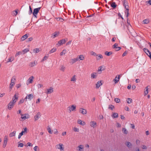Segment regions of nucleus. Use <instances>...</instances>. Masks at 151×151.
<instances>
[{"label":"nucleus","mask_w":151,"mask_h":151,"mask_svg":"<svg viewBox=\"0 0 151 151\" xmlns=\"http://www.w3.org/2000/svg\"><path fill=\"white\" fill-rule=\"evenodd\" d=\"M18 97L15 95L12 99V100L7 105V109L9 110H11L13 107L15 103L18 100Z\"/></svg>","instance_id":"1"},{"label":"nucleus","mask_w":151,"mask_h":151,"mask_svg":"<svg viewBox=\"0 0 151 151\" xmlns=\"http://www.w3.org/2000/svg\"><path fill=\"white\" fill-rule=\"evenodd\" d=\"M128 4L127 3L125 2V1H124V6L125 8L126 9V10L125 11V12L127 17H128V16L129 15V6Z\"/></svg>","instance_id":"2"},{"label":"nucleus","mask_w":151,"mask_h":151,"mask_svg":"<svg viewBox=\"0 0 151 151\" xmlns=\"http://www.w3.org/2000/svg\"><path fill=\"white\" fill-rule=\"evenodd\" d=\"M76 104H72L68 107V109L70 112L75 111L76 110Z\"/></svg>","instance_id":"3"},{"label":"nucleus","mask_w":151,"mask_h":151,"mask_svg":"<svg viewBox=\"0 0 151 151\" xmlns=\"http://www.w3.org/2000/svg\"><path fill=\"white\" fill-rule=\"evenodd\" d=\"M8 141V137L7 135H5L4 138L3 142V147L5 148L6 146L7 142Z\"/></svg>","instance_id":"4"},{"label":"nucleus","mask_w":151,"mask_h":151,"mask_svg":"<svg viewBox=\"0 0 151 151\" xmlns=\"http://www.w3.org/2000/svg\"><path fill=\"white\" fill-rule=\"evenodd\" d=\"M56 147L57 149H59L60 151H63L64 150V145L62 144L59 143L57 145Z\"/></svg>","instance_id":"5"},{"label":"nucleus","mask_w":151,"mask_h":151,"mask_svg":"<svg viewBox=\"0 0 151 151\" xmlns=\"http://www.w3.org/2000/svg\"><path fill=\"white\" fill-rule=\"evenodd\" d=\"M15 78L14 77H13L11 79V83L10 84L9 88L10 90H11L13 88L15 84Z\"/></svg>","instance_id":"6"},{"label":"nucleus","mask_w":151,"mask_h":151,"mask_svg":"<svg viewBox=\"0 0 151 151\" xmlns=\"http://www.w3.org/2000/svg\"><path fill=\"white\" fill-rule=\"evenodd\" d=\"M89 125L91 127L95 128L97 126V124L95 121H91L89 123Z\"/></svg>","instance_id":"7"},{"label":"nucleus","mask_w":151,"mask_h":151,"mask_svg":"<svg viewBox=\"0 0 151 151\" xmlns=\"http://www.w3.org/2000/svg\"><path fill=\"white\" fill-rule=\"evenodd\" d=\"M40 7L37 8L36 9H34L33 12V14L34 16L36 18H37V14L39 12V11L40 9Z\"/></svg>","instance_id":"8"},{"label":"nucleus","mask_w":151,"mask_h":151,"mask_svg":"<svg viewBox=\"0 0 151 151\" xmlns=\"http://www.w3.org/2000/svg\"><path fill=\"white\" fill-rule=\"evenodd\" d=\"M21 121H23L24 120L27 119L29 118V115L28 114H21Z\"/></svg>","instance_id":"9"},{"label":"nucleus","mask_w":151,"mask_h":151,"mask_svg":"<svg viewBox=\"0 0 151 151\" xmlns=\"http://www.w3.org/2000/svg\"><path fill=\"white\" fill-rule=\"evenodd\" d=\"M84 146L82 145H80L76 147V150L78 151H83Z\"/></svg>","instance_id":"10"},{"label":"nucleus","mask_w":151,"mask_h":151,"mask_svg":"<svg viewBox=\"0 0 151 151\" xmlns=\"http://www.w3.org/2000/svg\"><path fill=\"white\" fill-rule=\"evenodd\" d=\"M46 91L45 93L46 94H50L53 92L54 88L52 87H50L49 88L46 89Z\"/></svg>","instance_id":"11"},{"label":"nucleus","mask_w":151,"mask_h":151,"mask_svg":"<svg viewBox=\"0 0 151 151\" xmlns=\"http://www.w3.org/2000/svg\"><path fill=\"white\" fill-rule=\"evenodd\" d=\"M27 129L26 128L24 129V130H23L22 132L19 133L18 135V138L20 139L22 135L25 134L27 133Z\"/></svg>","instance_id":"12"},{"label":"nucleus","mask_w":151,"mask_h":151,"mask_svg":"<svg viewBox=\"0 0 151 151\" xmlns=\"http://www.w3.org/2000/svg\"><path fill=\"white\" fill-rule=\"evenodd\" d=\"M98 76V74L96 72H93L91 74V79H96Z\"/></svg>","instance_id":"13"},{"label":"nucleus","mask_w":151,"mask_h":151,"mask_svg":"<svg viewBox=\"0 0 151 151\" xmlns=\"http://www.w3.org/2000/svg\"><path fill=\"white\" fill-rule=\"evenodd\" d=\"M34 97V95L32 94L27 95L25 97L24 99H26L27 101V99H28L29 100H31Z\"/></svg>","instance_id":"14"},{"label":"nucleus","mask_w":151,"mask_h":151,"mask_svg":"<svg viewBox=\"0 0 151 151\" xmlns=\"http://www.w3.org/2000/svg\"><path fill=\"white\" fill-rule=\"evenodd\" d=\"M41 116L40 113L39 112L37 113L34 117V121H36L38 120Z\"/></svg>","instance_id":"15"},{"label":"nucleus","mask_w":151,"mask_h":151,"mask_svg":"<svg viewBox=\"0 0 151 151\" xmlns=\"http://www.w3.org/2000/svg\"><path fill=\"white\" fill-rule=\"evenodd\" d=\"M79 112L80 113L82 114L83 115L86 114L87 113L86 110V109L82 108H80L79 109Z\"/></svg>","instance_id":"16"},{"label":"nucleus","mask_w":151,"mask_h":151,"mask_svg":"<svg viewBox=\"0 0 151 151\" xmlns=\"http://www.w3.org/2000/svg\"><path fill=\"white\" fill-rule=\"evenodd\" d=\"M65 42V39H62L61 40L59 41L56 45L58 46H59Z\"/></svg>","instance_id":"17"},{"label":"nucleus","mask_w":151,"mask_h":151,"mask_svg":"<svg viewBox=\"0 0 151 151\" xmlns=\"http://www.w3.org/2000/svg\"><path fill=\"white\" fill-rule=\"evenodd\" d=\"M78 59V61L83 60L85 58V55H78L76 58Z\"/></svg>","instance_id":"18"},{"label":"nucleus","mask_w":151,"mask_h":151,"mask_svg":"<svg viewBox=\"0 0 151 151\" xmlns=\"http://www.w3.org/2000/svg\"><path fill=\"white\" fill-rule=\"evenodd\" d=\"M77 123L78 124L82 126L86 124V123L84 121H82L80 119L77 120Z\"/></svg>","instance_id":"19"},{"label":"nucleus","mask_w":151,"mask_h":151,"mask_svg":"<svg viewBox=\"0 0 151 151\" xmlns=\"http://www.w3.org/2000/svg\"><path fill=\"white\" fill-rule=\"evenodd\" d=\"M118 44L117 43L115 44L113 46V49H115L116 51H118L121 49V47H118Z\"/></svg>","instance_id":"20"},{"label":"nucleus","mask_w":151,"mask_h":151,"mask_svg":"<svg viewBox=\"0 0 151 151\" xmlns=\"http://www.w3.org/2000/svg\"><path fill=\"white\" fill-rule=\"evenodd\" d=\"M59 32H55L53 33L51 36V37L52 38L54 39L55 37H58L59 35Z\"/></svg>","instance_id":"21"},{"label":"nucleus","mask_w":151,"mask_h":151,"mask_svg":"<svg viewBox=\"0 0 151 151\" xmlns=\"http://www.w3.org/2000/svg\"><path fill=\"white\" fill-rule=\"evenodd\" d=\"M120 76L119 75H117L115 78V79H114L113 81L115 83H117L120 79Z\"/></svg>","instance_id":"22"},{"label":"nucleus","mask_w":151,"mask_h":151,"mask_svg":"<svg viewBox=\"0 0 151 151\" xmlns=\"http://www.w3.org/2000/svg\"><path fill=\"white\" fill-rule=\"evenodd\" d=\"M76 80V76L75 75L73 76L71 78L70 81L73 83H75Z\"/></svg>","instance_id":"23"},{"label":"nucleus","mask_w":151,"mask_h":151,"mask_svg":"<svg viewBox=\"0 0 151 151\" xmlns=\"http://www.w3.org/2000/svg\"><path fill=\"white\" fill-rule=\"evenodd\" d=\"M34 79V77L33 76H32L29 77L27 81V84H28L30 83H32L33 82Z\"/></svg>","instance_id":"24"},{"label":"nucleus","mask_w":151,"mask_h":151,"mask_svg":"<svg viewBox=\"0 0 151 151\" xmlns=\"http://www.w3.org/2000/svg\"><path fill=\"white\" fill-rule=\"evenodd\" d=\"M78 61V59L77 58L71 59L70 60V63L72 64H73Z\"/></svg>","instance_id":"25"},{"label":"nucleus","mask_w":151,"mask_h":151,"mask_svg":"<svg viewBox=\"0 0 151 151\" xmlns=\"http://www.w3.org/2000/svg\"><path fill=\"white\" fill-rule=\"evenodd\" d=\"M144 51L150 57V58L151 59V55L149 51L146 48H144L143 49Z\"/></svg>","instance_id":"26"},{"label":"nucleus","mask_w":151,"mask_h":151,"mask_svg":"<svg viewBox=\"0 0 151 151\" xmlns=\"http://www.w3.org/2000/svg\"><path fill=\"white\" fill-rule=\"evenodd\" d=\"M102 85V83H101V81H98L96 84V88H99Z\"/></svg>","instance_id":"27"},{"label":"nucleus","mask_w":151,"mask_h":151,"mask_svg":"<svg viewBox=\"0 0 151 151\" xmlns=\"http://www.w3.org/2000/svg\"><path fill=\"white\" fill-rule=\"evenodd\" d=\"M37 64V62L36 61H34L33 62L30 63L29 64V66L31 67H33L36 65Z\"/></svg>","instance_id":"28"},{"label":"nucleus","mask_w":151,"mask_h":151,"mask_svg":"<svg viewBox=\"0 0 151 151\" xmlns=\"http://www.w3.org/2000/svg\"><path fill=\"white\" fill-rule=\"evenodd\" d=\"M96 56H97L96 58L97 60H99L103 58V56L101 54L97 55Z\"/></svg>","instance_id":"29"},{"label":"nucleus","mask_w":151,"mask_h":151,"mask_svg":"<svg viewBox=\"0 0 151 151\" xmlns=\"http://www.w3.org/2000/svg\"><path fill=\"white\" fill-rule=\"evenodd\" d=\"M41 49L40 48H36L33 50V52L36 53L41 51Z\"/></svg>","instance_id":"30"},{"label":"nucleus","mask_w":151,"mask_h":151,"mask_svg":"<svg viewBox=\"0 0 151 151\" xmlns=\"http://www.w3.org/2000/svg\"><path fill=\"white\" fill-rule=\"evenodd\" d=\"M118 116V114L116 113L113 112L111 115V116L113 118H117Z\"/></svg>","instance_id":"31"},{"label":"nucleus","mask_w":151,"mask_h":151,"mask_svg":"<svg viewBox=\"0 0 151 151\" xmlns=\"http://www.w3.org/2000/svg\"><path fill=\"white\" fill-rule=\"evenodd\" d=\"M105 69V68L103 66H101L98 68V71H102L104 70Z\"/></svg>","instance_id":"32"},{"label":"nucleus","mask_w":151,"mask_h":151,"mask_svg":"<svg viewBox=\"0 0 151 151\" xmlns=\"http://www.w3.org/2000/svg\"><path fill=\"white\" fill-rule=\"evenodd\" d=\"M67 51L65 49H64L60 53V56H63L65 55Z\"/></svg>","instance_id":"33"},{"label":"nucleus","mask_w":151,"mask_h":151,"mask_svg":"<svg viewBox=\"0 0 151 151\" xmlns=\"http://www.w3.org/2000/svg\"><path fill=\"white\" fill-rule=\"evenodd\" d=\"M122 132L124 134H127L128 133V131L125 128H122Z\"/></svg>","instance_id":"34"},{"label":"nucleus","mask_w":151,"mask_h":151,"mask_svg":"<svg viewBox=\"0 0 151 151\" xmlns=\"http://www.w3.org/2000/svg\"><path fill=\"white\" fill-rule=\"evenodd\" d=\"M28 37V35L27 34H25L21 38V40H24L26 39Z\"/></svg>","instance_id":"35"},{"label":"nucleus","mask_w":151,"mask_h":151,"mask_svg":"<svg viewBox=\"0 0 151 151\" xmlns=\"http://www.w3.org/2000/svg\"><path fill=\"white\" fill-rule=\"evenodd\" d=\"M149 89V86H147L145 88V92H144V95H147L148 93V89Z\"/></svg>","instance_id":"36"},{"label":"nucleus","mask_w":151,"mask_h":151,"mask_svg":"<svg viewBox=\"0 0 151 151\" xmlns=\"http://www.w3.org/2000/svg\"><path fill=\"white\" fill-rule=\"evenodd\" d=\"M125 144H126V145L129 148H131L132 147V144L130 142H127Z\"/></svg>","instance_id":"37"},{"label":"nucleus","mask_w":151,"mask_h":151,"mask_svg":"<svg viewBox=\"0 0 151 151\" xmlns=\"http://www.w3.org/2000/svg\"><path fill=\"white\" fill-rule=\"evenodd\" d=\"M16 133V132L15 131H14L13 132L9 134V137H11L14 136L15 135Z\"/></svg>","instance_id":"38"},{"label":"nucleus","mask_w":151,"mask_h":151,"mask_svg":"<svg viewBox=\"0 0 151 151\" xmlns=\"http://www.w3.org/2000/svg\"><path fill=\"white\" fill-rule=\"evenodd\" d=\"M91 16H89L87 17L85 19L86 20L88 21L89 22H91L93 20V19H91L90 18Z\"/></svg>","instance_id":"39"},{"label":"nucleus","mask_w":151,"mask_h":151,"mask_svg":"<svg viewBox=\"0 0 151 151\" xmlns=\"http://www.w3.org/2000/svg\"><path fill=\"white\" fill-rule=\"evenodd\" d=\"M73 130L75 132H79V129L76 127H74L73 128Z\"/></svg>","instance_id":"40"},{"label":"nucleus","mask_w":151,"mask_h":151,"mask_svg":"<svg viewBox=\"0 0 151 151\" xmlns=\"http://www.w3.org/2000/svg\"><path fill=\"white\" fill-rule=\"evenodd\" d=\"M47 129V131L50 134H52V131L51 130L50 128L48 126Z\"/></svg>","instance_id":"41"},{"label":"nucleus","mask_w":151,"mask_h":151,"mask_svg":"<svg viewBox=\"0 0 151 151\" xmlns=\"http://www.w3.org/2000/svg\"><path fill=\"white\" fill-rule=\"evenodd\" d=\"M14 60V58L12 57H10L9 59H7V61L8 62H11Z\"/></svg>","instance_id":"42"},{"label":"nucleus","mask_w":151,"mask_h":151,"mask_svg":"<svg viewBox=\"0 0 151 151\" xmlns=\"http://www.w3.org/2000/svg\"><path fill=\"white\" fill-rule=\"evenodd\" d=\"M149 20L148 19H145L143 21V23L144 24H148L149 23Z\"/></svg>","instance_id":"43"},{"label":"nucleus","mask_w":151,"mask_h":151,"mask_svg":"<svg viewBox=\"0 0 151 151\" xmlns=\"http://www.w3.org/2000/svg\"><path fill=\"white\" fill-rule=\"evenodd\" d=\"M33 149L35 151H40V149L38 146H35L33 148Z\"/></svg>","instance_id":"44"},{"label":"nucleus","mask_w":151,"mask_h":151,"mask_svg":"<svg viewBox=\"0 0 151 151\" xmlns=\"http://www.w3.org/2000/svg\"><path fill=\"white\" fill-rule=\"evenodd\" d=\"M112 54V52H108L107 51H106L105 52V55L107 56H110Z\"/></svg>","instance_id":"45"},{"label":"nucleus","mask_w":151,"mask_h":151,"mask_svg":"<svg viewBox=\"0 0 151 151\" xmlns=\"http://www.w3.org/2000/svg\"><path fill=\"white\" fill-rule=\"evenodd\" d=\"M127 102L128 104L131 103L132 102V99L130 98H128L127 99Z\"/></svg>","instance_id":"46"},{"label":"nucleus","mask_w":151,"mask_h":151,"mask_svg":"<svg viewBox=\"0 0 151 151\" xmlns=\"http://www.w3.org/2000/svg\"><path fill=\"white\" fill-rule=\"evenodd\" d=\"M65 66H64L63 65H62L60 67V70H61L64 72L65 70Z\"/></svg>","instance_id":"47"},{"label":"nucleus","mask_w":151,"mask_h":151,"mask_svg":"<svg viewBox=\"0 0 151 151\" xmlns=\"http://www.w3.org/2000/svg\"><path fill=\"white\" fill-rule=\"evenodd\" d=\"M28 51H29V50L27 49H25L22 50V53L24 54Z\"/></svg>","instance_id":"48"},{"label":"nucleus","mask_w":151,"mask_h":151,"mask_svg":"<svg viewBox=\"0 0 151 151\" xmlns=\"http://www.w3.org/2000/svg\"><path fill=\"white\" fill-rule=\"evenodd\" d=\"M56 49L55 48H53L50 51V53H51L55 52L56 51Z\"/></svg>","instance_id":"49"},{"label":"nucleus","mask_w":151,"mask_h":151,"mask_svg":"<svg viewBox=\"0 0 151 151\" xmlns=\"http://www.w3.org/2000/svg\"><path fill=\"white\" fill-rule=\"evenodd\" d=\"M111 6L113 8H115L116 7V5L115 4V2H113L111 4Z\"/></svg>","instance_id":"50"},{"label":"nucleus","mask_w":151,"mask_h":151,"mask_svg":"<svg viewBox=\"0 0 151 151\" xmlns=\"http://www.w3.org/2000/svg\"><path fill=\"white\" fill-rule=\"evenodd\" d=\"M43 86V85L41 83H38L37 85V87L38 88L42 87Z\"/></svg>","instance_id":"51"},{"label":"nucleus","mask_w":151,"mask_h":151,"mask_svg":"<svg viewBox=\"0 0 151 151\" xmlns=\"http://www.w3.org/2000/svg\"><path fill=\"white\" fill-rule=\"evenodd\" d=\"M22 52H17L15 56L16 57H17V56H18V55H21L22 54Z\"/></svg>","instance_id":"52"},{"label":"nucleus","mask_w":151,"mask_h":151,"mask_svg":"<svg viewBox=\"0 0 151 151\" xmlns=\"http://www.w3.org/2000/svg\"><path fill=\"white\" fill-rule=\"evenodd\" d=\"M29 14H31L32 12V10L31 7L29 6Z\"/></svg>","instance_id":"53"},{"label":"nucleus","mask_w":151,"mask_h":151,"mask_svg":"<svg viewBox=\"0 0 151 151\" xmlns=\"http://www.w3.org/2000/svg\"><path fill=\"white\" fill-rule=\"evenodd\" d=\"M114 108V106L112 105H110L109 106V108L111 110H112Z\"/></svg>","instance_id":"54"},{"label":"nucleus","mask_w":151,"mask_h":151,"mask_svg":"<svg viewBox=\"0 0 151 151\" xmlns=\"http://www.w3.org/2000/svg\"><path fill=\"white\" fill-rule=\"evenodd\" d=\"M24 99H22L20 100L18 102V104H20L23 103L24 101Z\"/></svg>","instance_id":"55"},{"label":"nucleus","mask_w":151,"mask_h":151,"mask_svg":"<svg viewBox=\"0 0 151 151\" xmlns=\"http://www.w3.org/2000/svg\"><path fill=\"white\" fill-rule=\"evenodd\" d=\"M17 13H17V11H14L12 12V14L13 16H14V15L16 16L17 14Z\"/></svg>","instance_id":"56"},{"label":"nucleus","mask_w":151,"mask_h":151,"mask_svg":"<svg viewBox=\"0 0 151 151\" xmlns=\"http://www.w3.org/2000/svg\"><path fill=\"white\" fill-rule=\"evenodd\" d=\"M116 126L117 128H119L121 127V125L118 122H116Z\"/></svg>","instance_id":"57"},{"label":"nucleus","mask_w":151,"mask_h":151,"mask_svg":"<svg viewBox=\"0 0 151 151\" xmlns=\"http://www.w3.org/2000/svg\"><path fill=\"white\" fill-rule=\"evenodd\" d=\"M114 101L117 103H119L120 102V100L118 98H115Z\"/></svg>","instance_id":"58"},{"label":"nucleus","mask_w":151,"mask_h":151,"mask_svg":"<svg viewBox=\"0 0 151 151\" xmlns=\"http://www.w3.org/2000/svg\"><path fill=\"white\" fill-rule=\"evenodd\" d=\"M48 58V56H45L44 58H43V59L42 60V61H43L45 60H46Z\"/></svg>","instance_id":"59"},{"label":"nucleus","mask_w":151,"mask_h":151,"mask_svg":"<svg viewBox=\"0 0 151 151\" xmlns=\"http://www.w3.org/2000/svg\"><path fill=\"white\" fill-rule=\"evenodd\" d=\"M90 53L91 55L94 56H96L97 55L96 54L95 52L93 51H91L90 52Z\"/></svg>","instance_id":"60"},{"label":"nucleus","mask_w":151,"mask_h":151,"mask_svg":"<svg viewBox=\"0 0 151 151\" xmlns=\"http://www.w3.org/2000/svg\"><path fill=\"white\" fill-rule=\"evenodd\" d=\"M23 144L22 143H19L18 147H22L23 146Z\"/></svg>","instance_id":"61"},{"label":"nucleus","mask_w":151,"mask_h":151,"mask_svg":"<svg viewBox=\"0 0 151 151\" xmlns=\"http://www.w3.org/2000/svg\"><path fill=\"white\" fill-rule=\"evenodd\" d=\"M54 133L55 134H57L58 133V132L57 130L56 129H55L54 130Z\"/></svg>","instance_id":"62"},{"label":"nucleus","mask_w":151,"mask_h":151,"mask_svg":"<svg viewBox=\"0 0 151 151\" xmlns=\"http://www.w3.org/2000/svg\"><path fill=\"white\" fill-rule=\"evenodd\" d=\"M66 134V132H63L62 133V135L63 136H65Z\"/></svg>","instance_id":"63"},{"label":"nucleus","mask_w":151,"mask_h":151,"mask_svg":"<svg viewBox=\"0 0 151 151\" xmlns=\"http://www.w3.org/2000/svg\"><path fill=\"white\" fill-rule=\"evenodd\" d=\"M141 148L143 149H146L147 148V147L145 145H142L141 146Z\"/></svg>","instance_id":"64"}]
</instances>
